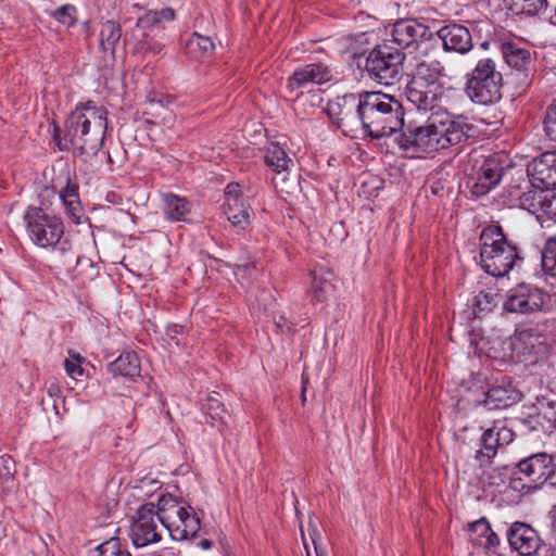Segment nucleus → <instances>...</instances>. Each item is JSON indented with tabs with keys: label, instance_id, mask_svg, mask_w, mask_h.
Listing matches in <instances>:
<instances>
[{
	"label": "nucleus",
	"instance_id": "nucleus-9",
	"mask_svg": "<svg viewBox=\"0 0 556 556\" xmlns=\"http://www.w3.org/2000/svg\"><path fill=\"white\" fill-rule=\"evenodd\" d=\"M404 54L388 45L377 46L366 59L365 70L370 79L384 86L400 81L403 72Z\"/></svg>",
	"mask_w": 556,
	"mask_h": 556
},
{
	"label": "nucleus",
	"instance_id": "nucleus-3",
	"mask_svg": "<svg viewBox=\"0 0 556 556\" xmlns=\"http://www.w3.org/2000/svg\"><path fill=\"white\" fill-rule=\"evenodd\" d=\"M362 117L364 135L380 139L404 126V109L394 97L381 91H363Z\"/></svg>",
	"mask_w": 556,
	"mask_h": 556
},
{
	"label": "nucleus",
	"instance_id": "nucleus-23",
	"mask_svg": "<svg viewBox=\"0 0 556 556\" xmlns=\"http://www.w3.org/2000/svg\"><path fill=\"white\" fill-rule=\"evenodd\" d=\"M528 174L547 189H556V152H545L528 166Z\"/></svg>",
	"mask_w": 556,
	"mask_h": 556
},
{
	"label": "nucleus",
	"instance_id": "nucleus-13",
	"mask_svg": "<svg viewBox=\"0 0 556 556\" xmlns=\"http://www.w3.org/2000/svg\"><path fill=\"white\" fill-rule=\"evenodd\" d=\"M502 54L507 65L515 71L517 88L525 91L530 87L534 70L529 50L513 42L502 45Z\"/></svg>",
	"mask_w": 556,
	"mask_h": 556
},
{
	"label": "nucleus",
	"instance_id": "nucleus-19",
	"mask_svg": "<svg viewBox=\"0 0 556 556\" xmlns=\"http://www.w3.org/2000/svg\"><path fill=\"white\" fill-rule=\"evenodd\" d=\"M503 167L495 157L485 159L472 178L470 191L475 197L485 195L502 178Z\"/></svg>",
	"mask_w": 556,
	"mask_h": 556
},
{
	"label": "nucleus",
	"instance_id": "nucleus-31",
	"mask_svg": "<svg viewBox=\"0 0 556 556\" xmlns=\"http://www.w3.org/2000/svg\"><path fill=\"white\" fill-rule=\"evenodd\" d=\"M530 175L527 173V177H523L521 174L516 184H510L504 191L505 203L509 206H518L519 202H521L527 189L531 186H535L539 184L534 182V178L528 179Z\"/></svg>",
	"mask_w": 556,
	"mask_h": 556
},
{
	"label": "nucleus",
	"instance_id": "nucleus-7",
	"mask_svg": "<svg viewBox=\"0 0 556 556\" xmlns=\"http://www.w3.org/2000/svg\"><path fill=\"white\" fill-rule=\"evenodd\" d=\"M503 75L496 68V62L484 58L477 62L467 76L465 91L469 99L478 104H493L501 100Z\"/></svg>",
	"mask_w": 556,
	"mask_h": 556
},
{
	"label": "nucleus",
	"instance_id": "nucleus-52",
	"mask_svg": "<svg viewBox=\"0 0 556 556\" xmlns=\"http://www.w3.org/2000/svg\"><path fill=\"white\" fill-rule=\"evenodd\" d=\"M198 545L202 548V549H210L212 547V542L207 539H203L201 540Z\"/></svg>",
	"mask_w": 556,
	"mask_h": 556
},
{
	"label": "nucleus",
	"instance_id": "nucleus-41",
	"mask_svg": "<svg viewBox=\"0 0 556 556\" xmlns=\"http://www.w3.org/2000/svg\"><path fill=\"white\" fill-rule=\"evenodd\" d=\"M492 429L495 430L494 433L501 446H506L513 442L514 432L509 427H507L505 420L494 421Z\"/></svg>",
	"mask_w": 556,
	"mask_h": 556
},
{
	"label": "nucleus",
	"instance_id": "nucleus-22",
	"mask_svg": "<svg viewBox=\"0 0 556 556\" xmlns=\"http://www.w3.org/2000/svg\"><path fill=\"white\" fill-rule=\"evenodd\" d=\"M438 37L443 42L445 51L466 53L472 48L471 34L467 27L459 24H448L438 30Z\"/></svg>",
	"mask_w": 556,
	"mask_h": 556
},
{
	"label": "nucleus",
	"instance_id": "nucleus-32",
	"mask_svg": "<svg viewBox=\"0 0 556 556\" xmlns=\"http://www.w3.org/2000/svg\"><path fill=\"white\" fill-rule=\"evenodd\" d=\"M495 430L486 429L481 438L482 447L476 452V458L481 465L489 464L490 460L496 455L497 448L501 447L497 438L494 433Z\"/></svg>",
	"mask_w": 556,
	"mask_h": 556
},
{
	"label": "nucleus",
	"instance_id": "nucleus-16",
	"mask_svg": "<svg viewBox=\"0 0 556 556\" xmlns=\"http://www.w3.org/2000/svg\"><path fill=\"white\" fill-rule=\"evenodd\" d=\"M547 188L542 184H536L527 189L519 207L527 210L533 214L538 222L543 225L547 220H552V199Z\"/></svg>",
	"mask_w": 556,
	"mask_h": 556
},
{
	"label": "nucleus",
	"instance_id": "nucleus-47",
	"mask_svg": "<svg viewBox=\"0 0 556 556\" xmlns=\"http://www.w3.org/2000/svg\"><path fill=\"white\" fill-rule=\"evenodd\" d=\"M476 544L488 549H494L500 544L497 534L491 529L485 539L476 540Z\"/></svg>",
	"mask_w": 556,
	"mask_h": 556
},
{
	"label": "nucleus",
	"instance_id": "nucleus-53",
	"mask_svg": "<svg viewBox=\"0 0 556 556\" xmlns=\"http://www.w3.org/2000/svg\"><path fill=\"white\" fill-rule=\"evenodd\" d=\"M549 514L552 518V529L554 532H556V506L553 507Z\"/></svg>",
	"mask_w": 556,
	"mask_h": 556
},
{
	"label": "nucleus",
	"instance_id": "nucleus-5",
	"mask_svg": "<svg viewBox=\"0 0 556 556\" xmlns=\"http://www.w3.org/2000/svg\"><path fill=\"white\" fill-rule=\"evenodd\" d=\"M441 76H444V66L441 62H419L405 88L408 102L419 111L432 110L442 93Z\"/></svg>",
	"mask_w": 556,
	"mask_h": 556
},
{
	"label": "nucleus",
	"instance_id": "nucleus-50",
	"mask_svg": "<svg viewBox=\"0 0 556 556\" xmlns=\"http://www.w3.org/2000/svg\"><path fill=\"white\" fill-rule=\"evenodd\" d=\"M544 417L553 424V427L556 429V409H549L544 413Z\"/></svg>",
	"mask_w": 556,
	"mask_h": 556
},
{
	"label": "nucleus",
	"instance_id": "nucleus-58",
	"mask_svg": "<svg viewBox=\"0 0 556 556\" xmlns=\"http://www.w3.org/2000/svg\"><path fill=\"white\" fill-rule=\"evenodd\" d=\"M479 382H482L484 379L480 378V377H477L476 378Z\"/></svg>",
	"mask_w": 556,
	"mask_h": 556
},
{
	"label": "nucleus",
	"instance_id": "nucleus-56",
	"mask_svg": "<svg viewBox=\"0 0 556 556\" xmlns=\"http://www.w3.org/2000/svg\"><path fill=\"white\" fill-rule=\"evenodd\" d=\"M302 536H304V534H303V533H302ZM303 544H304V547H305V549H306V554H307V556H311V552H309L308 545H307V543H306V541H305V538H303Z\"/></svg>",
	"mask_w": 556,
	"mask_h": 556
},
{
	"label": "nucleus",
	"instance_id": "nucleus-29",
	"mask_svg": "<svg viewBox=\"0 0 556 556\" xmlns=\"http://www.w3.org/2000/svg\"><path fill=\"white\" fill-rule=\"evenodd\" d=\"M265 162L277 174L288 172L293 165V161L288 156L287 152L276 142H271L268 146Z\"/></svg>",
	"mask_w": 556,
	"mask_h": 556
},
{
	"label": "nucleus",
	"instance_id": "nucleus-28",
	"mask_svg": "<svg viewBox=\"0 0 556 556\" xmlns=\"http://www.w3.org/2000/svg\"><path fill=\"white\" fill-rule=\"evenodd\" d=\"M215 50V43L208 36L199 33L192 34L186 43V53L195 61L210 58Z\"/></svg>",
	"mask_w": 556,
	"mask_h": 556
},
{
	"label": "nucleus",
	"instance_id": "nucleus-21",
	"mask_svg": "<svg viewBox=\"0 0 556 556\" xmlns=\"http://www.w3.org/2000/svg\"><path fill=\"white\" fill-rule=\"evenodd\" d=\"M332 78V71L323 63L307 64L298 68L288 79L287 87L293 91L307 84H324Z\"/></svg>",
	"mask_w": 556,
	"mask_h": 556
},
{
	"label": "nucleus",
	"instance_id": "nucleus-39",
	"mask_svg": "<svg viewBox=\"0 0 556 556\" xmlns=\"http://www.w3.org/2000/svg\"><path fill=\"white\" fill-rule=\"evenodd\" d=\"M312 278L313 300L317 302H323L325 300L326 294L331 290L332 286L326 279L318 277L316 271L312 273Z\"/></svg>",
	"mask_w": 556,
	"mask_h": 556
},
{
	"label": "nucleus",
	"instance_id": "nucleus-14",
	"mask_svg": "<svg viewBox=\"0 0 556 556\" xmlns=\"http://www.w3.org/2000/svg\"><path fill=\"white\" fill-rule=\"evenodd\" d=\"M224 214L238 231L247 229L250 225V206L247 203L241 186L236 182L228 184L224 191Z\"/></svg>",
	"mask_w": 556,
	"mask_h": 556
},
{
	"label": "nucleus",
	"instance_id": "nucleus-34",
	"mask_svg": "<svg viewBox=\"0 0 556 556\" xmlns=\"http://www.w3.org/2000/svg\"><path fill=\"white\" fill-rule=\"evenodd\" d=\"M176 17L175 10L166 7L160 10H149L137 21V26L141 28H150L163 22L174 21Z\"/></svg>",
	"mask_w": 556,
	"mask_h": 556
},
{
	"label": "nucleus",
	"instance_id": "nucleus-12",
	"mask_svg": "<svg viewBox=\"0 0 556 556\" xmlns=\"http://www.w3.org/2000/svg\"><path fill=\"white\" fill-rule=\"evenodd\" d=\"M392 41L401 49L409 52L417 51L419 47L433 38L429 26L414 18L399 20L392 28Z\"/></svg>",
	"mask_w": 556,
	"mask_h": 556
},
{
	"label": "nucleus",
	"instance_id": "nucleus-20",
	"mask_svg": "<svg viewBox=\"0 0 556 556\" xmlns=\"http://www.w3.org/2000/svg\"><path fill=\"white\" fill-rule=\"evenodd\" d=\"M177 511L178 515L170 520L165 529L170 538L176 541L193 538L201 527L200 518L197 516L193 507L188 505Z\"/></svg>",
	"mask_w": 556,
	"mask_h": 556
},
{
	"label": "nucleus",
	"instance_id": "nucleus-4",
	"mask_svg": "<svg viewBox=\"0 0 556 556\" xmlns=\"http://www.w3.org/2000/svg\"><path fill=\"white\" fill-rule=\"evenodd\" d=\"M522 263L515 244L509 242L501 226L485 227L480 235V265L493 277H504Z\"/></svg>",
	"mask_w": 556,
	"mask_h": 556
},
{
	"label": "nucleus",
	"instance_id": "nucleus-35",
	"mask_svg": "<svg viewBox=\"0 0 556 556\" xmlns=\"http://www.w3.org/2000/svg\"><path fill=\"white\" fill-rule=\"evenodd\" d=\"M201 409L206 416L205 422L211 425H214L215 421L218 420L223 421L226 414V409L222 404L217 393L210 394L205 402L202 403Z\"/></svg>",
	"mask_w": 556,
	"mask_h": 556
},
{
	"label": "nucleus",
	"instance_id": "nucleus-24",
	"mask_svg": "<svg viewBox=\"0 0 556 556\" xmlns=\"http://www.w3.org/2000/svg\"><path fill=\"white\" fill-rule=\"evenodd\" d=\"M515 349L523 355L544 356L548 352L547 338L534 328L521 329L516 333Z\"/></svg>",
	"mask_w": 556,
	"mask_h": 556
},
{
	"label": "nucleus",
	"instance_id": "nucleus-6",
	"mask_svg": "<svg viewBox=\"0 0 556 556\" xmlns=\"http://www.w3.org/2000/svg\"><path fill=\"white\" fill-rule=\"evenodd\" d=\"M27 233L40 248H54L65 255L72 251V243L64 238V225L61 218L49 214L41 207L29 206L24 214Z\"/></svg>",
	"mask_w": 556,
	"mask_h": 556
},
{
	"label": "nucleus",
	"instance_id": "nucleus-11",
	"mask_svg": "<svg viewBox=\"0 0 556 556\" xmlns=\"http://www.w3.org/2000/svg\"><path fill=\"white\" fill-rule=\"evenodd\" d=\"M154 503L141 505L130 527V539L136 547H146L162 539V528Z\"/></svg>",
	"mask_w": 556,
	"mask_h": 556
},
{
	"label": "nucleus",
	"instance_id": "nucleus-17",
	"mask_svg": "<svg viewBox=\"0 0 556 556\" xmlns=\"http://www.w3.org/2000/svg\"><path fill=\"white\" fill-rule=\"evenodd\" d=\"M521 397V392L511 382L503 380L484 391L483 399L477 400V403L488 409H504L518 403Z\"/></svg>",
	"mask_w": 556,
	"mask_h": 556
},
{
	"label": "nucleus",
	"instance_id": "nucleus-57",
	"mask_svg": "<svg viewBox=\"0 0 556 556\" xmlns=\"http://www.w3.org/2000/svg\"><path fill=\"white\" fill-rule=\"evenodd\" d=\"M480 296H483L484 299H486V298H488V294H483V293L481 292V293L478 295V298H477V299H480ZM478 302H480V300H478Z\"/></svg>",
	"mask_w": 556,
	"mask_h": 556
},
{
	"label": "nucleus",
	"instance_id": "nucleus-30",
	"mask_svg": "<svg viewBox=\"0 0 556 556\" xmlns=\"http://www.w3.org/2000/svg\"><path fill=\"white\" fill-rule=\"evenodd\" d=\"M185 507L186 506L179 505L178 501L170 494L162 495L159 498L155 508L157 511V519L160 520L163 528L165 529L170 522V520H173L174 517L178 515L177 510L184 509Z\"/></svg>",
	"mask_w": 556,
	"mask_h": 556
},
{
	"label": "nucleus",
	"instance_id": "nucleus-10",
	"mask_svg": "<svg viewBox=\"0 0 556 556\" xmlns=\"http://www.w3.org/2000/svg\"><path fill=\"white\" fill-rule=\"evenodd\" d=\"M325 111L330 121L345 136L357 138L359 135H364L361 92L348 93L329 101Z\"/></svg>",
	"mask_w": 556,
	"mask_h": 556
},
{
	"label": "nucleus",
	"instance_id": "nucleus-8",
	"mask_svg": "<svg viewBox=\"0 0 556 556\" xmlns=\"http://www.w3.org/2000/svg\"><path fill=\"white\" fill-rule=\"evenodd\" d=\"M519 477L510 481L511 489L529 493L548 484L556 488V466L551 455L538 453L521 459L517 464Z\"/></svg>",
	"mask_w": 556,
	"mask_h": 556
},
{
	"label": "nucleus",
	"instance_id": "nucleus-42",
	"mask_svg": "<svg viewBox=\"0 0 556 556\" xmlns=\"http://www.w3.org/2000/svg\"><path fill=\"white\" fill-rule=\"evenodd\" d=\"M52 16L60 23L72 26L76 22V8L73 4H64L58 8Z\"/></svg>",
	"mask_w": 556,
	"mask_h": 556
},
{
	"label": "nucleus",
	"instance_id": "nucleus-38",
	"mask_svg": "<svg viewBox=\"0 0 556 556\" xmlns=\"http://www.w3.org/2000/svg\"><path fill=\"white\" fill-rule=\"evenodd\" d=\"M99 556H131V554L123 548L118 539L112 538L97 547Z\"/></svg>",
	"mask_w": 556,
	"mask_h": 556
},
{
	"label": "nucleus",
	"instance_id": "nucleus-33",
	"mask_svg": "<svg viewBox=\"0 0 556 556\" xmlns=\"http://www.w3.org/2000/svg\"><path fill=\"white\" fill-rule=\"evenodd\" d=\"M122 37L119 24L114 21H106L102 24L100 30V46L104 52L114 53L116 45Z\"/></svg>",
	"mask_w": 556,
	"mask_h": 556
},
{
	"label": "nucleus",
	"instance_id": "nucleus-43",
	"mask_svg": "<svg viewBox=\"0 0 556 556\" xmlns=\"http://www.w3.org/2000/svg\"><path fill=\"white\" fill-rule=\"evenodd\" d=\"M544 131L551 140L556 141V103L548 106L546 110Z\"/></svg>",
	"mask_w": 556,
	"mask_h": 556
},
{
	"label": "nucleus",
	"instance_id": "nucleus-26",
	"mask_svg": "<svg viewBox=\"0 0 556 556\" xmlns=\"http://www.w3.org/2000/svg\"><path fill=\"white\" fill-rule=\"evenodd\" d=\"M65 213L75 224H80L83 217V207L78 195V187L76 184L67 180V184L59 191Z\"/></svg>",
	"mask_w": 556,
	"mask_h": 556
},
{
	"label": "nucleus",
	"instance_id": "nucleus-45",
	"mask_svg": "<svg viewBox=\"0 0 556 556\" xmlns=\"http://www.w3.org/2000/svg\"><path fill=\"white\" fill-rule=\"evenodd\" d=\"M16 472V465L10 455H0V476L5 479H12Z\"/></svg>",
	"mask_w": 556,
	"mask_h": 556
},
{
	"label": "nucleus",
	"instance_id": "nucleus-44",
	"mask_svg": "<svg viewBox=\"0 0 556 556\" xmlns=\"http://www.w3.org/2000/svg\"><path fill=\"white\" fill-rule=\"evenodd\" d=\"M491 526L486 519L481 518L470 525L471 541L476 544V540L485 539L488 532H490Z\"/></svg>",
	"mask_w": 556,
	"mask_h": 556
},
{
	"label": "nucleus",
	"instance_id": "nucleus-25",
	"mask_svg": "<svg viewBox=\"0 0 556 556\" xmlns=\"http://www.w3.org/2000/svg\"><path fill=\"white\" fill-rule=\"evenodd\" d=\"M140 359L135 352L123 353L108 364V371L113 377L135 378L140 375Z\"/></svg>",
	"mask_w": 556,
	"mask_h": 556
},
{
	"label": "nucleus",
	"instance_id": "nucleus-48",
	"mask_svg": "<svg viewBox=\"0 0 556 556\" xmlns=\"http://www.w3.org/2000/svg\"><path fill=\"white\" fill-rule=\"evenodd\" d=\"M317 536H319V533L316 529H314L313 532L311 533V538L315 548L316 556H325L323 551L317 546Z\"/></svg>",
	"mask_w": 556,
	"mask_h": 556
},
{
	"label": "nucleus",
	"instance_id": "nucleus-54",
	"mask_svg": "<svg viewBox=\"0 0 556 556\" xmlns=\"http://www.w3.org/2000/svg\"><path fill=\"white\" fill-rule=\"evenodd\" d=\"M150 50L153 51L155 54H157L162 51V45L159 42H155L150 47Z\"/></svg>",
	"mask_w": 556,
	"mask_h": 556
},
{
	"label": "nucleus",
	"instance_id": "nucleus-15",
	"mask_svg": "<svg viewBox=\"0 0 556 556\" xmlns=\"http://www.w3.org/2000/svg\"><path fill=\"white\" fill-rule=\"evenodd\" d=\"M543 305V292L538 288L521 283L508 292L504 308L510 313L530 314L540 311Z\"/></svg>",
	"mask_w": 556,
	"mask_h": 556
},
{
	"label": "nucleus",
	"instance_id": "nucleus-46",
	"mask_svg": "<svg viewBox=\"0 0 556 556\" xmlns=\"http://www.w3.org/2000/svg\"><path fill=\"white\" fill-rule=\"evenodd\" d=\"M547 7L546 0H522L521 9L528 15H536Z\"/></svg>",
	"mask_w": 556,
	"mask_h": 556
},
{
	"label": "nucleus",
	"instance_id": "nucleus-49",
	"mask_svg": "<svg viewBox=\"0 0 556 556\" xmlns=\"http://www.w3.org/2000/svg\"><path fill=\"white\" fill-rule=\"evenodd\" d=\"M48 394L51 396V397H54V396H60L61 395V390H60V387L55 383V382H51L49 386H48Z\"/></svg>",
	"mask_w": 556,
	"mask_h": 556
},
{
	"label": "nucleus",
	"instance_id": "nucleus-51",
	"mask_svg": "<svg viewBox=\"0 0 556 556\" xmlns=\"http://www.w3.org/2000/svg\"><path fill=\"white\" fill-rule=\"evenodd\" d=\"M306 384H307V379L303 375L302 376V392H301V399H302L303 403L306 401Z\"/></svg>",
	"mask_w": 556,
	"mask_h": 556
},
{
	"label": "nucleus",
	"instance_id": "nucleus-1",
	"mask_svg": "<svg viewBox=\"0 0 556 556\" xmlns=\"http://www.w3.org/2000/svg\"><path fill=\"white\" fill-rule=\"evenodd\" d=\"M475 126L463 115L448 112L432 114L425 125L408 126L395 138L406 155L420 157L441 149H447L471 137Z\"/></svg>",
	"mask_w": 556,
	"mask_h": 556
},
{
	"label": "nucleus",
	"instance_id": "nucleus-55",
	"mask_svg": "<svg viewBox=\"0 0 556 556\" xmlns=\"http://www.w3.org/2000/svg\"><path fill=\"white\" fill-rule=\"evenodd\" d=\"M277 327L282 329L283 327H287L288 330H290V327L286 324L285 317H280V319L276 323Z\"/></svg>",
	"mask_w": 556,
	"mask_h": 556
},
{
	"label": "nucleus",
	"instance_id": "nucleus-18",
	"mask_svg": "<svg viewBox=\"0 0 556 556\" xmlns=\"http://www.w3.org/2000/svg\"><path fill=\"white\" fill-rule=\"evenodd\" d=\"M507 540L510 547L521 556H530L536 553L541 545L538 532L529 525L515 522L507 531Z\"/></svg>",
	"mask_w": 556,
	"mask_h": 556
},
{
	"label": "nucleus",
	"instance_id": "nucleus-36",
	"mask_svg": "<svg viewBox=\"0 0 556 556\" xmlns=\"http://www.w3.org/2000/svg\"><path fill=\"white\" fill-rule=\"evenodd\" d=\"M541 254L544 271L556 277V236L546 240Z\"/></svg>",
	"mask_w": 556,
	"mask_h": 556
},
{
	"label": "nucleus",
	"instance_id": "nucleus-27",
	"mask_svg": "<svg viewBox=\"0 0 556 556\" xmlns=\"http://www.w3.org/2000/svg\"><path fill=\"white\" fill-rule=\"evenodd\" d=\"M164 203L163 212L166 219L170 222H186L187 216L191 212L190 202L173 193H164L162 195Z\"/></svg>",
	"mask_w": 556,
	"mask_h": 556
},
{
	"label": "nucleus",
	"instance_id": "nucleus-40",
	"mask_svg": "<svg viewBox=\"0 0 556 556\" xmlns=\"http://www.w3.org/2000/svg\"><path fill=\"white\" fill-rule=\"evenodd\" d=\"M68 354L70 357L64 361V369L71 378L77 379V377L84 375L81 363L85 359L79 354L73 352H70Z\"/></svg>",
	"mask_w": 556,
	"mask_h": 556
},
{
	"label": "nucleus",
	"instance_id": "nucleus-37",
	"mask_svg": "<svg viewBox=\"0 0 556 556\" xmlns=\"http://www.w3.org/2000/svg\"><path fill=\"white\" fill-rule=\"evenodd\" d=\"M260 269L255 262H247L244 264L236 265L233 274L237 280L243 286H249L252 279L257 278Z\"/></svg>",
	"mask_w": 556,
	"mask_h": 556
},
{
	"label": "nucleus",
	"instance_id": "nucleus-2",
	"mask_svg": "<svg viewBox=\"0 0 556 556\" xmlns=\"http://www.w3.org/2000/svg\"><path fill=\"white\" fill-rule=\"evenodd\" d=\"M108 129V111L92 101L79 103L65 124L63 141H55L61 150L72 149L80 155L94 156L103 146Z\"/></svg>",
	"mask_w": 556,
	"mask_h": 556
}]
</instances>
